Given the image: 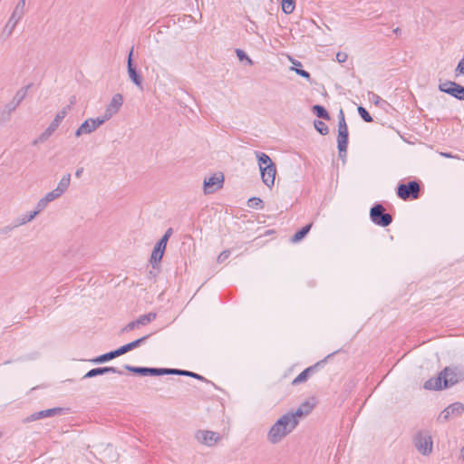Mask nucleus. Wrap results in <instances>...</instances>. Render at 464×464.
<instances>
[{
	"instance_id": "f257e3e1",
	"label": "nucleus",
	"mask_w": 464,
	"mask_h": 464,
	"mask_svg": "<svg viewBox=\"0 0 464 464\" xmlns=\"http://www.w3.org/2000/svg\"><path fill=\"white\" fill-rule=\"evenodd\" d=\"M312 409V404L304 402L295 411L282 415L269 429L266 436L267 440L274 445L280 443L293 432L300 419L309 414Z\"/></svg>"
},
{
	"instance_id": "f03ea898",
	"label": "nucleus",
	"mask_w": 464,
	"mask_h": 464,
	"mask_svg": "<svg viewBox=\"0 0 464 464\" xmlns=\"http://www.w3.org/2000/svg\"><path fill=\"white\" fill-rule=\"evenodd\" d=\"M464 379V372L458 368H445L436 378L425 382L424 388L427 390H441L449 388Z\"/></svg>"
},
{
	"instance_id": "7ed1b4c3",
	"label": "nucleus",
	"mask_w": 464,
	"mask_h": 464,
	"mask_svg": "<svg viewBox=\"0 0 464 464\" xmlns=\"http://www.w3.org/2000/svg\"><path fill=\"white\" fill-rule=\"evenodd\" d=\"M25 13H26V0H19L16 3L15 6L14 7V10H13L9 19L7 20L5 27L3 28L2 35L5 38H8L13 34L16 25L23 19Z\"/></svg>"
},
{
	"instance_id": "20e7f679",
	"label": "nucleus",
	"mask_w": 464,
	"mask_h": 464,
	"mask_svg": "<svg viewBox=\"0 0 464 464\" xmlns=\"http://www.w3.org/2000/svg\"><path fill=\"white\" fill-rule=\"evenodd\" d=\"M339 122H338V137H337V147L340 157H344L347 151L348 145V127L345 121L343 111L341 109L339 111Z\"/></svg>"
},
{
	"instance_id": "39448f33",
	"label": "nucleus",
	"mask_w": 464,
	"mask_h": 464,
	"mask_svg": "<svg viewBox=\"0 0 464 464\" xmlns=\"http://www.w3.org/2000/svg\"><path fill=\"white\" fill-rule=\"evenodd\" d=\"M194 438L198 444L211 448L221 441L222 435L219 432L202 429L195 431Z\"/></svg>"
},
{
	"instance_id": "423d86ee",
	"label": "nucleus",
	"mask_w": 464,
	"mask_h": 464,
	"mask_svg": "<svg viewBox=\"0 0 464 464\" xmlns=\"http://www.w3.org/2000/svg\"><path fill=\"white\" fill-rule=\"evenodd\" d=\"M69 109L70 107L68 106L59 111L56 113L53 121L50 123L46 130L38 137V139L34 141V144L46 141L57 130L63 120L65 118Z\"/></svg>"
},
{
	"instance_id": "0eeeda50",
	"label": "nucleus",
	"mask_w": 464,
	"mask_h": 464,
	"mask_svg": "<svg viewBox=\"0 0 464 464\" xmlns=\"http://www.w3.org/2000/svg\"><path fill=\"white\" fill-rule=\"evenodd\" d=\"M413 443L417 450L424 456L430 455L432 452L433 441L428 432H419L414 437Z\"/></svg>"
},
{
	"instance_id": "6e6552de",
	"label": "nucleus",
	"mask_w": 464,
	"mask_h": 464,
	"mask_svg": "<svg viewBox=\"0 0 464 464\" xmlns=\"http://www.w3.org/2000/svg\"><path fill=\"white\" fill-rule=\"evenodd\" d=\"M370 217L374 224L381 227H387L392 222V216L385 213V208L381 204H376L371 208Z\"/></svg>"
},
{
	"instance_id": "1a4fd4ad",
	"label": "nucleus",
	"mask_w": 464,
	"mask_h": 464,
	"mask_svg": "<svg viewBox=\"0 0 464 464\" xmlns=\"http://www.w3.org/2000/svg\"><path fill=\"white\" fill-rule=\"evenodd\" d=\"M103 123H105V121L101 118V116L97 118H89L79 126L75 130L74 135L76 138H79L82 135L92 134Z\"/></svg>"
},
{
	"instance_id": "9d476101",
	"label": "nucleus",
	"mask_w": 464,
	"mask_h": 464,
	"mask_svg": "<svg viewBox=\"0 0 464 464\" xmlns=\"http://www.w3.org/2000/svg\"><path fill=\"white\" fill-rule=\"evenodd\" d=\"M420 186L416 181H410L407 184H401L398 187V196L406 200L409 198H417L419 197Z\"/></svg>"
},
{
	"instance_id": "9b49d317",
	"label": "nucleus",
	"mask_w": 464,
	"mask_h": 464,
	"mask_svg": "<svg viewBox=\"0 0 464 464\" xmlns=\"http://www.w3.org/2000/svg\"><path fill=\"white\" fill-rule=\"evenodd\" d=\"M123 102V97L121 94L117 93L113 95L111 101L107 105L104 113L101 116L104 121H108L112 116H114L121 109Z\"/></svg>"
},
{
	"instance_id": "f8f14e48",
	"label": "nucleus",
	"mask_w": 464,
	"mask_h": 464,
	"mask_svg": "<svg viewBox=\"0 0 464 464\" xmlns=\"http://www.w3.org/2000/svg\"><path fill=\"white\" fill-rule=\"evenodd\" d=\"M440 92H446L459 100L464 101V86L454 82H445L439 85Z\"/></svg>"
},
{
	"instance_id": "ddd939ff",
	"label": "nucleus",
	"mask_w": 464,
	"mask_h": 464,
	"mask_svg": "<svg viewBox=\"0 0 464 464\" xmlns=\"http://www.w3.org/2000/svg\"><path fill=\"white\" fill-rule=\"evenodd\" d=\"M224 183V175L216 173L213 176L204 179V193L211 194L221 188Z\"/></svg>"
},
{
	"instance_id": "4468645a",
	"label": "nucleus",
	"mask_w": 464,
	"mask_h": 464,
	"mask_svg": "<svg viewBox=\"0 0 464 464\" xmlns=\"http://www.w3.org/2000/svg\"><path fill=\"white\" fill-rule=\"evenodd\" d=\"M464 411V405L460 402H454L448 406L439 415L440 421H447L452 416H459Z\"/></svg>"
},
{
	"instance_id": "2eb2a0df",
	"label": "nucleus",
	"mask_w": 464,
	"mask_h": 464,
	"mask_svg": "<svg viewBox=\"0 0 464 464\" xmlns=\"http://www.w3.org/2000/svg\"><path fill=\"white\" fill-rule=\"evenodd\" d=\"M259 170L263 183L271 188L275 184V179L276 174V164L270 167L268 166L266 168H263L262 169Z\"/></svg>"
},
{
	"instance_id": "dca6fc26",
	"label": "nucleus",
	"mask_w": 464,
	"mask_h": 464,
	"mask_svg": "<svg viewBox=\"0 0 464 464\" xmlns=\"http://www.w3.org/2000/svg\"><path fill=\"white\" fill-rule=\"evenodd\" d=\"M63 411L62 408H53L34 412L26 418L27 421H34L40 419L53 417Z\"/></svg>"
},
{
	"instance_id": "f3484780",
	"label": "nucleus",
	"mask_w": 464,
	"mask_h": 464,
	"mask_svg": "<svg viewBox=\"0 0 464 464\" xmlns=\"http://www.w3.org/2000/svg\"><path fill=\"white\" fill-rule=\"evenodd\" d=\"M109 372L117 373L119 375L123 374V372L121 370H119L115 367L106 366V367L94 368V369L90 370L88 372L85 373L83 378L84 379L92 378V377H95L98 375H102V374L109 373Z\"/></svg>"
},
{
	"instance_id": "a211bd4d",
	"label": "nucleus",
	"mask_w": 464,
	"mask_h": 464,
	"mask_svg": "<svg viewBox=\"0 0 464 464\" xmlns=\"http://www.w3.org/2000/svg\"><path fill=\"white\" fill-rule=\"evenodd\" d=\"M60 198V195H58V193L53 189L38 200L36 203V208L43 212L48 207L49 203Z\"/></svg>"
},
{
	"instance_id": "6ab92c4d",
	"label": "nucleus",
	"mask_w": 464,
	"mask_h": 464,
	"mask_svg": "<svg viewBox=\"0 0 464 464\" xmlns=\"http://www.w3.org/2000/svg\"><path fill=\"white\" fill-rule=\"evenodd\" d=\"M166 246L167 243L162 240H159V242L156 244L150 257V262L153 265L160 262L162 259Z\"/></svg>"
},
{
	"instance_id": "aec40b11",
	"label": "nucleus",
	"mask_w": 464,
	"mask_h": 464,
	"mask_svg": "<svg viewBox=\"0 0 464 464\" xmlns=\"http://www.w3.org/2000/svg\"><path fill=\"white\" fill-rule=\"evenodd\" d=\"M150 336V334H147V335H144L131 343H129L125 345H122L121 346L120 348H118V352L120 353V356L139 347L140 344H142Z\"/></svg>"
},
{
	"instance_id": "412c9836",
	"label": "nucleus",
	"mask_w": 464,
	"mask_h": 464,
	"mask_svg": "<svg viewBox=\"0 0 464 464\" xmlns=\"http://www.w3.org/2000/svg\"><path fill=\"white\" fill-rule=\"evenodd\" d=\"M71 184V174L67 173L64 174L60 181L58 182L57 187L54 188V190L62 197L68 189Z\"/></svg>"
},
{
	"instance_id": "4be33fe9",
	"label": "nucleus",
	"mask_w": 464,
	"mask_h": 464,
	"mask_svg": "<svg viewBox=\"0 0 464 464\" xmlns=\"http://www.w3.org/2000/svg\"><path fill=\"white\" fill-rule=\"evenodd\" d=\"M255 156L257 160L259 169L275 165L271 158L265 152L256 150L255 151Z\"/></svg>"
},
{
	"instance_id": "5701e85b",
	"label": "nucleus",
	"mask_w": 464,
	"mask_h": 464,
	"mask_svg": "<svg viewBox=\"0 0 464 464\" xmlns=\"http://www.w3.org/2000/svg\"><path fill=\"white\" fill-rule=\"evenodd\" d=\"M128 74L131 82L138 86L140 89H142V79L141 76L137 72L135 66L133 63L128 64Z\"/></svg>"
},
{
	"instance_id": "b1692460",
	"label": "nucleus",
	"mask_w": 464,
	"mask_h": 464,
	"mask_svg": "<svg viewBox=\"0 0 464 464\" xmlns=\"http://www.w3.org/2000/svg\"><path fill=\"white\" fill-rule=\"evenodd\" d=\"M42 211L35 208L34 211L22 215L17 220V226L24 225L31 222Z\"/></svg>"
},
{
	"instance_id": "393cba45",
	"label": "nucleus",
	"mask_w": 464,
	"mask_h": 464,
	"mask_svg": "<svg viewBox=\"0 0 464 464\" xmlns=\"http://www.w3.org/2000/svg\"><path fill=\"white\" fill-rule=\"evenodd\" d=\"M118 356H120V353H119L118 350H115V351H111L110 353L102 354V355L92 359V362L94 363H103V362L112 360Z\"/></svg>"
},
{
	"instance_id": "a878e982",
	"label": "nucleus",
	"mask_w": 464,
	"mask_h": 464,
	"mask_svg": "<svg viewBox=\"0 0 464 464\" xmlns=\"http://www.w3.org/2000/svg\"><path fill=\"white\" fill-rule=\"evenodd\" d=\"M157 318V314L154 312H150L146 314H142L140 317L137 318L139 326H144L149 324L150 323L153 322Z\"/></svg>"
},
{
	"instance_id": "bb28decb",
	"label": "nucleus",
	"mask_w": 464,
	"mask_h": 464,
	"mask_svg": "<svg viewBox=\"0 0 464 464\" xmlns=\"http://www.w3.org/2000/svg\"><path fill=\"white\" fill-rule=\"evenodd\" d=\"M169 374L183 375V376L192 377V378L198 379V380H204V377H202L201 375L195 373L193 372L186 371V370L169 369Z\"/></svg>"
},
{
	"instance_id": "cd10ccee",
	"label": "nucleus",
	"mask_w": 464,
	"mask_h": 464,
	"mask_svg": "<svg viewBox=\"0 0 464 464\" xmlns=\"http://www.w3.org/2000/svg\"><path fill=\"white\" fill-rule=\"evenodd\" d=\"M312 227V224H308L306 225L305 227H304L302 229H300L299 231H297L293 237H292V242L293 243H297L299 242L300 240H302L307 234L308 232L310 231Z\"/></svg>"
},
{
	"instance_id": "c85d7f7f",
	"label": "nucleus",
	"mask_w": 464,
	"mask_h": 464,
	"mask_svg": "<svg viewBox=\"0 0 464 464\" xmlns=\"http://www.w3.org/2000/svg\"><path fill=\"white\" fill-rule=\"evenodd\" d=\"M314 372V367H308L304 371H303L300 374H298L293 381V384H299L301 382H305L310 373Z\"/></svg>"
},
{
	"instance_id": "c756f323",
	"label": "nucleus",
	"mask_w": 464,
	"mask_h": 464,
	"mask_svg": "<svg viewBox=\"0 0 464 464\" xmlns=\"http://www.w3.org/2000/svg\"><path fill=\"white\" fill-rule=\"evenodd\" d=\"M313 112L316 114L318 118L324 119V120H330V115L327 112V111L321 105H314L312 108Z\"/></svg>"
},
{
	"instance_id": "7c9ffc66",
	"label": "nucleus",
	"mask_w": 464,
	"mask_h": 464,
	"mask_svg": "<svg viewBox=\"0 0 464 464\" xmlns=\"http://www.w3.org/2000/svg\"><path fill=\"white\" fill-rule=\"evenodd\" d=\"M169 374V369L167 368H148L146 367V376H159Z\"/></svg>"
},
{
	"instance_id": "2f4dec72",
	"label": "nucleus",
	"mask_w": 464,
	"mask_h": 464,
	"mask_svg": "<svg viewBox=\"0 0 464 464\" xmlns=\"http://www.w3.org/2000/svg\"><path fill=\"white\" fill-rule=\"evenodd\" d=\"M295 6V0H282V10L285 14H292Z\"/></svg>"
},
{
	"instance_id": "473e14b6",
	"label": "nucleus",
	"mask_w": 464,
	"mask_h": 464,
	"mask_svg": "<svg viewBox=\"0 0 464 464\" xmlns=\"http://www.w3.org/2000/svg\"><path fill=\"white\" fill-rule=\"evenodd\" d=\"M314 126L315 130L322 135H327L329 133L327 125L322 121H314Z\"/></svg>"
},
{
	"instance_id": "72a5a7b5",
	"label": "nucleus",
	"mask_w": 464,
	"mask_h": 464,
	"mask_svg": "<svg viewBox=\"0 0 464 464\" xmlns=\"http://www.w3.org/2000/svg\"><path fill=\"white\" fill-rule=\"evenodd\" d=\"M26 92H27V87L26 88H22V89L18 90L16 92V93L14 94V96L13 98V101L14 102H16V104L19 105L23 102L24 97L26 96Z\"/></svg>"
},
{
	"instance_id": "f704fd0d",
	"label": "nucleus",
	"mask_w": 464,
	"mask_h": 464,
	"mask_svg": "<svg viewBox=\"0 0 464 464\" xmlns=\"http://www.w3.org/2000/svg\"><path fill=\"white\" fill-rule=\"evenodd\" d=\"M124 368L130 372L146 376V367H137L126 364L124 365Z\"/></svg>"
},
{
	"instance_id": "c9c22d12",
	"label": "nucleus",
	"mask_w": 464,
	"mask_h": 464,
	"mask_svg": "<svg viewBox=\"0 0 464 464\" xmlns=\"http://www.w3.org/2000/svg\"><path fill=\"white\" fill-rule=\"evenodd\" d=\"M358 112L360 114V116L366 121V122H372V116L370 115V113L366 111L365 108L362 107V106H359L358 107Z\"/></svg>"
},
{
	"instance_id": "e433bc0d",
	"label": "nucleus",
	"mask_w": 464,
	"mask_h": 464,
	"mask_svg": "<svg viewBox=\"0 0 464 464\" xmlns=\"http://www.w3.org/2000/svg\"><path fill=\"white\" fill-rule=\"evenodd\" d=\"M236 53H237V58H238L240 61H244V60H246L249 65H252V64H253L252 60L247 56V54H246L244 51H242V50H240V49H237V50H236Z\"/></svg>"
},
{
	"instance_id": "4c0bfd02",
	"label": "nucleus",
	"mask_w": 464,
	"mask_h": 464,
	"mask_svg": "<svg viewBox=\"0 0 464 464\" xmlns=\"http://www.w3.org/2000/svg\"><path fill=\"white\" fill-rule=\"evenodd\" d=\"M18 106H19V105H18V104H16V102H14L12 100L10 102H8V103L5 105L4 112H5V113L7 114V116H10V115H11V113H12L13 111H15V109H16Z\"/></svg>"
},
{
	"instance_id": "58836bf2",
	"label": "nucleus",
	"mask_w": 464,
	"mask_h": 464,
	"mask_svg": "<svg viewBox=\"0 0 464 464\" xmlns=\"http://www.w3.org/2000/svg\"><path fill=\"white\" fill-rule=\"evenodd\" d=\"M263 201L259 198H251L248 199V207L258 208L262 207Z\"/></svg>"
},
{
	"instance_id": "ea45409f",
	"label": "nucleus",
	"mask_w": 464,
	"mask_h": 464,
	"mask_svg": "<svg viewBox=\"0 0 464 464\" xmlns=\"http://www.w3.org/2000/svg\"><path fill=\"white\" fill-rule=\"evenodd\" d=\"M139 324H138V321L137 319L134 320V321H131L130 322L129 324H127L123 328H122V332L123 333H128V332H130V331H133L134 329H137L139 328Z\"/></svg>"
},
{
	"instance_id": "a19ab883",
	"label": "nucleus",
	"mask_w": 464,
	"mask_h": 464,
	"mask_svg": "<svg viewBox=\"0 0 464 464\" xmlns=\"http://www.w3.org/2000/svg\"><path fill=\"white\" fill-rule=\"evenodd\" d=\"M229 256H230V251L229 250H224L218 256V263H223L225 260H227L229 257Z\"/></svg>"
},
{
	"instance_id": "79ce46f5",
	"label": "nucleus",
	"mask_w": 464,
	"mask_h": 464,
	"mask_svg": "<svg viewBox=\"0 0 464 464\" xmlns=\"http://www.w3.org/2000/svg\"><path fill=\"white\" fill-rule=\"evenodd\" d=\"M294 70L295 71V72L298 75H300V76H302V77H304L305 79H308V80L310 79V73L308 72H306V71H304L303 69H298V68H295Z\"/></svg>"
},
{
	"instance_id": "37998d69",
	"label": "nucleus",
	"mask_w": 464,
	"mask_h": 464,
	"mask_svg": "<svg viewBox=\"0 0 464 464\" xmlns=\"http://www.w3.org/2000/svg\"><path fill=\"white\" fill-rule=\"evenodd\" d=\"M172 233H173L172 228H170V227H169V228H168V229L166 230L165 234L162 236V237H161L160 240H162V241H164V242L168 243V240H169V237H171Z\"/></svg>"
},
{
	"instance_id": "c03bdc74",
	"label": "nucleus",
	"mask_w": 464,
	"mask_h": 464,
	"mask_svg": "<svg viewBox=\"0 0 464 464\" xmlns=\"http://www.w3.org/2000/svg\"><path fill=\"white\" fill-rule=\"evenodd\" d=\"M172 233H173L172 228H170V227H169V228H168V229L166 230L165 234L162 236V237H161L160 240H162V241H164V242L168 243V240H169V237H171Z\"/></svg>"
},
{
	"instance_id": "a18cd8bd",
	"label": "nucleus",
	"mask_w": 464,
	"mask_h": 464,
	"mask_svg": "<svg viewBox=\"0 0 464 464\" xmlns=\"http://www.w3.org/2000/svg\"><path fill=\"white\" fill-rule=\"evenodd\" d=\"M456 72L464 74V55L463 58L459 62V64L456 68Z\"/></svg>"
},
{
	"instance_id": "49530a36",
	"label": "nucleus",
	"mask_w": 464,
	"mask_h": 464,
	"mask_svg": "<svg viewBox=\"0 0 464 464\" xmlns=\"http://www.w3.org/2000/svg\"><path fill=\"white\" fill-rule=\"evenodd\" d=\"M336 59L339 63H344L347 59V54L345 53H337Z\"/></svg>"
},
{
	"instance_id": "de8ad7c7",
	"label": "nucleus",
	"mask_w": 464,
	"mask_h": 464,
	"mask_svg": "<svg viewBox=\"0 0 464 464\" xmlns=\"http://www.w3.org/2000/svg\"><path fill=\"white\" fill-rule=\"evenodd\" d=\"M132 53H133V47L131 48V50L130 51L129 55H128V64H130V63H132Z\"/></svg>"
},
{
	"instance_id": "09e8293b",
	"label": "nucleus",
	"mask_w": 464,
	"mask_h": 464,
	"mask_svg": "<svg viewBox=\"0 0 464 464\" xmlns=\"http://www.w3.org/2000/svg\"><path fill=\"white\" fill-rule=\"evenodd\" d=\"M82 171H83V169H82V168L78 169L75 171V176H76V178H80V177L82 176Z\"/></svg>"
},
{
	"instance_id": "8fccbe9b",
	"label": "nucleus",
	"mask_w": 464,
	"mask_h": 464,
	"mask_svg": "<svg viewBox=\"0 0 464 464\" xmlns=\"http://www.w3.org/2000/svg\"><path fill=\"white\" fill-rule=\"evenodd\" d=\"M440 155L445 158H454V156H452L450 153H447V152H441Z\"/></svg>"
},
{
	"instance_id": "3c124183",
	"label": "nucleus",
	"mask_w": 464,
	"mask_h": 464,
	"mask_svg": "<svg viewBox=\"0 0 464 464\" xmlns=\"http://www.w3.org/2000/svg\"><path fill=\"white\" fill-rule=\"evenodd\" d=\"M461 457L464 459V446L462 447L460 450Z\"/></svg>"
},
{
	"instance_id": "603ef678",
	"label": "nucleus",
	"mask_w": 464,
	"mask_h": 464,
	"mask_svg": "<svg viewBox=\"0 0 464 464\" xmlns=\"http://www.w3.org/2000/svg\"><path fill=\"white\" fill-rule=\"evenodd\" d=\"M293 63H294L295 65H299V66L301 65V63H300V62H298V61L294 62Z\"/></svg>"
},
{
	"instance_id": "864d4df0",
	"label": "nucleus",
	"mask_w": 464,
	"mask_h": 464,
	"mask_svg": "<svg viewBox=\"0 0 464 464\" xmlns=\"http://www.w3.org/2000/svg\"><path fill=\"white\" fill-rule=\"evenodd\" d=\"M372 96H373L374 98H379L376 94H373V93H372Z\"/></svg>"
}]
</instances>
